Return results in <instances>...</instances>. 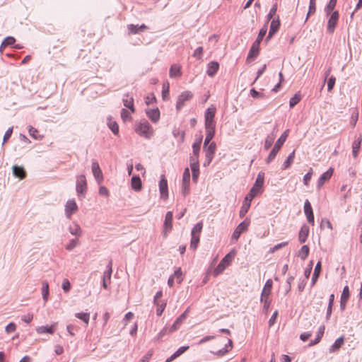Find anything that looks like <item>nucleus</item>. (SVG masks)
<instances>
[{
	"label": "nucleus",
	"instance_id": "obj_27",
	"mask_svg": "<svg viewBox=\"0 0 362 362\" xmlns=\"http://www.w3.org/2000/svg\"><path fill=\"white\" fill-rule=\"evenodd\" d=\"M259 47L252 44L247 57V62H250L252 60L256 58L259 54Z\"/></svg>",
	"mask_w": 362,
	"mask_h": 362
},
{
	"label": "nucleus",
	"instance_id": "obj_2",
	"mask_svg": "<svg viewBox=\"0 0 362 362\" xmlns=\"http://www.w3.org/2000/svg\"><path fill=\"white\" fill-rule=\"evenodd\" d=\"M135 132L140 136L149 139L152 136L153 130L147 120H142L136 126Z\"/></svg>",
	"mask_w": 362,
	"mask_h": 362
},
{
	"label": "nucleus",
	"instance_id": "obj_5",
	"mask_svg": "<svg viewBox=\"0 0 362 362\" xmlns=\"http://www.w3.org/2000/svg\"><path fill=\"white\" fill-rule=\"evenodd\" d=\"M76 189L78 196L84 195L86 192L87 182L84 175L77 176Z\"/></svg>",
	"mask_w": 362,
	"mask_h": 362
},
{
	"label": "nucleus",
	"instance_id": "obj_64",
	"mask_svg": "<svg viewBox=\"0 0 362 362\" xmlns=\"http://www.w3.org/2000/svg\"><path fill=\"white\" fill-rule=\"evenodd\" d=\"M202 54H203V47H199L194 50V52L193 53V57L200 59L202 57Z\"/></svg>",
	"mask_w": 362,
	"mask_h": 362
},
{
	"label": "nucleus",
	"instance_id": "obj_33",
	"mask_svg": "<svg viewBox=\"0 0 362 362\" xmlns=\"http://www.w3.org/2000/svg\"><path fill=\"white\" fill-rule=\"evenodd\" d=\"M321 272V262H318L315 266L314 273L311 279V286H313L317 281Z\"/></svg>",
	"mask_w": 362,
	"mask_h": 362
},
{
	"label": "nucleus",
	"instance_id": "obj_10",
	"mask_svg": "<svg viewBox=\"0 0 362 362\" xmlns=\"http://www.w3.org/2000/svg\"><path fill=\"white\" fill-rule=\"evenodd\" d=\"M92 172L97 182L100 184L103 180V175L98 163L95 160L92 163Z\"/></svg>",
	"mask_w": 362,
	"mask_h": 362
},
{
	"label": "nucleus",
	"instance_id": "obj_23",
	"mask_svg": "<svg viewBox=\"0 0 362 362\" xmlns=\"http://www.w3.org/2000/svg\"><path fill=\"white\" fill-rule=\"evenodd\" d=\"M204 148L205 151V156L208 157L209 160H210L211 158H214L216 149V144L215 142L209 144L206 147Z\"/></svg>",
	"mask_w": 362,
	"mask_h": 362
},
{
	"label": "nucleus",
	"instance_id": "obj_6",
	"mask_svg": "<svg viewBox=\"0 0 362 362\" xmlns=\"http://www.w3.org/2000/svg\"><path fill=\"white\" fill-rule=\"evenodd\" d=\"M249 225L250 221L247 218L241 222L235 229L232 235V240H238L240 235L247 230Z\"/></svg>",
	"mask_w": 362,
	"mask_h": 362
},
{
	"label": "nucleus",
	"instance_id": "obj_51",
	"mask_svg": "<svg viewBox=\"0 0 362 362\" xmlns=\"http://www.w3.org/2000/svg\"><path fill=\"white\" fill-rule=\"evenodd\" d=\"M199 243V235L192 236L191 243H190V248L194 250H196Z\"/></svg>",
	"mask_w": 362,
	"mask_h": 362
},
{
	"label": "nucleus",
	"instance_id": "obj_38",
	"mask_svg": "<svg viewBox=\"0 0 362 362\" xmlns=\"http://www.w3.org/2000/svg\"><path fill=\"white\" fill-rule=\"evenodd\" d=\"M16 42V40L13 37H6L3 42H1V47H0V51L2 52V49L5 48L8 45H11L14 44Z\"/></svg>",
	"mask_w": 362,
	"mask_h": 362
},
{
	"label": "nucleus",
	"instance_id": "obj_40",
	"mask_svg": "<svg viewBox=\"0 0 362 362\" xmlns=\"http://www.w3.org/2000/svg\"><path fill=\"white\" fill-rule=\"evenodd\" d=\"M309 247L308 245H303L298 252V256L301 259L305 260L309 254Z\"/></svg>",
	"mask_w": 362,
	"mask_h": 362
},
{
	"label": "nucleus",
	"instance_id": "obj_43",
	"mask_svg": "<svg viewBox=\"0 0 362 362\" xmlns=\"http://www.w3.org/2000/svg\"><path fill=\"white\" fill-rule=\"evenodd\" d=\"M206 131L216 132V122L214 120H204Z\"/></svg>",
	"mask_w": 362,
	"mask_h": 362
},
{
	"label": "nucleus",
	"instance_id": "obj_30",
	"mask_svg": "<svg viewBox=\"0 0 362 362\" xmlns=\"http://www.w3.org/2000/svg\"><path fill=\"white\" fill-rule=\"evenodd\" d=\"M362 138L361 136L358 137L357 140H356L352 145V155L354 158H357L358 156V152L361 148Z\"/></svg>",
	"mask_w": 362,
	"mask_h": 362
},
{
	"label": "nucleus",
	"instance_id": "obj_53",
	"mask_svg": "<svg viewBox=\"0 0 362 362\" xmlns=\"http://www.w3.org/2000/svg\"><path fill=\"white\" fill-rule=\"evenodd\" d=\"M124 105L132 110V112H134L133 98L129 99H123Z\"/></svg>",
	"mask_w": 362,
	"mask_h": 362
},
{
	"label": "nucleus",
	"instance_id": "obj_4",
	"mask_svg": "<svg viewBox=\"0 0 362 362\" xmlns=\"http://www.w3.org/2000/svg\"><path fill=\"white\" fill-rule=\"evenodd\" d=\"M193 97V93L189 90L182 92L177 98L176 110H180L185 105V102L189 101Z\"/></svg>",
	"mask_w": 362,
	"mask_h": 362
},
{
	"label": "nucleus",
	"instance_id": "obj_12",
	"mask_svg": "<svg viewBox=\"0 0 362 362\" xmlns=\"http://www.w3.org/2000/svg\"><path fill=\"white\" fill-rule=\"evenodd\" d=\"M334 169L332 168H329L319 178L317 182V188L320 189L325 182L328 181L333 175Z\"/></svg>",
	"mask_w": 362,
	"mask_h": 362
},
{
	"label": "nucleus",
	"instance_id": "obj_7",
	"mask_svg": "<svg viewBox=\"0 0 362 362\" xmlns=\"http://www.w3.org/2000/svg\"><path fill=\"white\" fill-rule=\"evenodd\" d=\"M339 20V13L337 11H333L328 20L327 31L332 34L334 32L336 25Z\"/></svg>",
	"mask_w": 362,
	"mask_h": 362
},
{
	"label": "nucleus",
	"instance_id": "obj_50",
	"mask_svg": "<svg viewBox=\"0 0 362 362\" xmlns=\"http://www.w3.org/2000/svg\"><path fill=\"white\" fill-rule=\"evenodd\" d=\"M337 4V0H329V4L325 7V12L329 15L335 8Z\"/></svg>",
	"mask_w": 362,
	"mask_h": 362
},
{
	"label": "nucleus",
	"instance_id": "obj_35",
	"mask_svg": "<svg viewBox=\"0 0 362 362\" xmlns=\"http://www.w3.org/2000/svg\"><path fill=\"white\" fill-rule=\"evenodd\" d=\"M216 107L211 106L208 107L204 114V120H214Z\"/></svg>",
	"mask_w": 362,
	"mask_h": 362
},
{
	"label": "nucleus",
	"instance_id": "obj_61",
	"mask_svg": "<svg viewBox=\"0 0 362 362\" xmlns=\"http://www.w3.org/2000/svg\"><path fill=\"white\" fill-rule=\"evenodd\" d=\"M250 95L254 98H264L265 97L264 94L257 91L255 88L250 90Z\"/></svg>",
	"mask_w": 362,
	"mask_h": 362
},
{
	"label": "nucleus",
	"instance_id": "obj_18",
	"mask_svg": "<svg viewBox=\"0 0 362 362\" xmlns=\"http://www.w3.org/2000/svg\"><path fill=\"white\" fill-rule=\"evenodd\" d=\"M57 323L55 322L51 326H40L36 328V332L37 334H44L48 333L52 334L54 331Z\"/></svg>",
	"mask_w": 362,
	"mask_h": 362
},
{
	"label": "nucleus",
	"instance_id": "obj_41",
	"mask_svg": "<svg viewBox=\"0 0 362 362\" xmlns=\"http://www.w3.org/2000/svg\"><path fill=\"white\" fill-rule=\"evenodd\" d=\"M107 125L115 135H117L119 134V127L116 122L112 121L111 119H109Z\"/></svg>",
	"mask_w": 362,
	"mask_h": 362
},
{
	"label": "nucleus",
	"instance_id": "obj_44",
	"mask_svg": "<svg viewBox=\"0 0 362 362\" xmlns=\"http://www.w3.org/2000/svg\"><path fill=\"white\" fill-rule=\"evenodd\" d=\"M190 182V172L188 168H186L184 170L182 175V183L185 185H187Z\"/></svg>",
	"mask_w": 362,
	"mask_h": 362
},
{
	"label": "nucleus",
	"instance_id": "obj_58",
	"mask_svg": "<svg viewBox=\"0 0 362 362\" xmlns=\"http://www.w3.org/2000/svg\"><path fill=\"white\" fill-rule=\"evenodd\" d=\"M153 354V349L148 350V352L141 359L140 362H149Z\"/></svg>",
	"mask_w": 362,
	"mask_h": 362
},
{
	"label": "nucleus",
	"instance_id": "obj_59",
	"mask_svg": "<svg viewBox=\"0 0 362 362\" xmlns=\"http://www.w3.org/2000/svg\"><path fill=\"white\" fill-rule=\"evenodd\" d=\"M312 175H313V169L310 168V171L308 173H307L304 177H303V183L305 185H308L309 184V182L311 180V177H312Z\"/></svg>",
	"mask_w": 362,
	"mask_h": 362
},
{
	"label": "nucleus",
	"instance_id": "obj_48",
	"mask_svg": "<svg viewBox=\"0 0 362 362\" xmlns=\"http://www.w3.org/2000/svg\"><path fill=\"white\" fill-rule=\"evenodd\" d=\"M202 136H201L199 139V141L194 142L192 145V150H193V153L194 154H196V155H199V151H200V148H201V144H202Z\"/></svg>",
	"mask_w": 362,
	"mask_h": 362
},
{
	"label": "nucleus",
	"instance_id": "obj_32",
	"mask_svg": "<svg viewBox=\"0 0 362 362\" xmlns=\"http://www.w3.org/2000/svg\"><path fill=\"white\" fill-rule=\"evenodd\" d=\"M173 213L171 211H168L165 214V221H164V228L166 230H170L172 229L173 225Z\"/></svg>",
	"mask_w": 362,
	"mask_h": 362
},
{
	"label": "nucleus",
	"instance_id": "obj_11",
	"mask_svg": "<svg viewBox=\"0 0 362 362\" xmlns=\"http://www.w3.org/2000/svg\"><path fill=\"white\" fill-rule=\"evenodd\" d=\"M304 213L306 216L308 222L313 226L315 223L314 214L311 204L308 199L305 200L304 204Z\"/></svg>",
	"mask_w": 362,
	"mask_h": 362
},
{
	"label": "nucleus",
	"instance_id": "obj_1",
	"mask_svg": "<svg viewBox=\"0 0 362 362\" xmlns=\"http://www.w3.org/2000/svg\"><path fill=\"white\" fill-rule=\"evenodd\" d=\"M288 132H289V130L286 129L281 134V136L279 138V139L276 141V142L274 144V146L272 149L271 152L269 153V154L266 160L267 163H269L272 160H273L275 158L276 154L278 153V152L281 149V146L286 141V138L288 134Z\"/></svg>",
	"mask_w": 362,
	"mask_h": 362
},
{
	"label": "nucleus",
	"instance_id": "obj_14",
	"mask_svg": "<svg viewBox=\"0 0 362 362\" xmlns=\"http://www.w3.org/2000/svg\"><path fill=\"white\" fill-rule=\"evenodd\" d=\"M253 199L254 198H251L249 194H247V196L245 197L244 202L239 212V216L240 218H243L247 213L251 205V202Z\"/></svg>",
	"mask_w": 362,
	"mask_h": 362
},
{
	"label": "nucleus",
	"instance_id": "obj_63",
	"mask_svg": "<svg viewBox=\"0 0 362 362\" xmlns=\"http://www.w3.org/2000/svg\"><path fill=\"white\" fill-rule=\"evenodd\" d=\"M71 284L67 279H64L62 282V289L65 293H67L70 291Z\"/></svg>",
	"mask_w": 362,
	"mask_h": 362
},
{
	"label": "nucleus",
	"instance_id": "obj_21",
	"mask_svg": "<svg viewBox=\"0 0 362 362\" xmlns=\"http://www.w3.org/2000/svg\"><path fill=\"white\" fill-rule=\"evenodd\" d=\"M131 187L136 192L141 191L142 189V183L139 176L134 175L132 177Z\"/></svg>",
	"mask_w": 362,
	"mask_h": 362
},
{
	"label": "nucleus",
	"instance_id": "obj_34",
	"mask_svg": "<svg viewBox=\"0 0 362 362\" xmlns=\"http://www.w3.org/2000/svg\"><path fill=\"white\" fill-rule=\"evenodd\" d=\"M169 74L171 78H175L177 76H181V66L177 64H173L170 69Z\"/></svg>",
	"mask_w": 362,
	"mask_h": 362
},
{
	"label": "nucleus",
	"instance_id": "obj_42",
	"mask_svg": "<svg viewBox=\"0 0 362 362\" xmlns=\"http://www.w3.org/2000/svg\"><path fill=\"white\" fill-rule=\"evenodd\" d=\"M215 132H216L214 131H206V137L204 143V148H206L209 144L211 143V141L214 137Z\"/></svg>",
	"mask_w": 362,
	"mask_h": 362
},
{
	"label": "nucleus",
	"instance_id": "obj_55",
	"mask_svg": "<svg viewBox=\"0 0 362 362\" xmlns=\"http://www.w3.org/2000/svg\"><path fill=\"white\" fill-rule=\"evenodd\" d=\"M156 305H157L156 314L158 316H160L165 310L166 303L165 302H159Z\"/></svg>",
	"mask_w": 362,
	"mask_h": 362
},
{
	"label": "nucleus",
	"instance_id": "obj_20",
	"mask_svg": "<svg viewBox=\"0 0 362 362\" xmlns=\"http://www.w3.org/2000/svg\"><path fill=\"white\" fill-rule=\"evenodd\" d=\"M218 68L219 64L217 62H211L208 64L206 73L209 76L213 77L217 73Z\"/></svg>",
	"mask_w": 362,
	"mask_h": 362
},
{
	"label": "nucleus",
	"instance_id": "obj_56",
	"mask_svg": "<svg viewBox=\"0 0 362 362\" xmlns=\"http://www.w3.org/2000/svg\"><path fill=\"white\" fill-rule=\"evenodd\" d=\"M276 11H277V4L275 3L272 6V8L269 11V13L267 15V21L272 20L274 18V16H275Z\"/></svg>",
	"mask_w": 362,
	"mask_h": 362
},
{
	"label": "nucleus",
	"instance_id": "obj_31",
	"mask_svg": "<svg viewBox=\"0 0 362 362\" xmlns=\"http://www.w3.org/2000/svg\"><path fill=\"white\" fill-rule=\"evenodd\" d=\"M69 233L77 237H80L82 235V230L80 226L76 223H74L73 225H71L69 227Z\"/></svg>",
	"mask_w": 362,
	"mask_h": 362
},
{
	"label": "nucleus",
	"instance_id": "obj_36",
	"mask_svg": "<svg viewBox=\"0 0 362 362\" xmlns=\"http://www.w3.org/2000/svg\"><path fill=\"white\" fill-rule=\"evenodd\" d=\"M294 158H295V151H293L292 153H291L288 155V156L287 157V158L286 159V160L284 161V163L283 164L282 168L284 170L288 168L291 165V164L293 163Z\"/></svg>",
	"mask_w": 362,
	"mask_h": 362
},
{
	"label": "nucleus",
	"instance_id": "obj_26",
	"mask_svg": "<svg viewBox=\"0 0 362 362\" xmlns=\"http://www.w3.org/2000/svg\"><path fill=\"white\" fill-rule=\"evenodd\" d=\"M344 343V337H340L331 346L329 351L330 353H334L339 351V349L342 346V345Z\"/></svg>",
	"mask_w": 362,
	"mask_h": 362
},
{
	"label": "nucleus",
	"instance_id": "obj_22",
	"mask_svg": "<svg viewBox=\"0 0 362 362\" xmlns=\"http://www.w3.org/2000/svg\"><path fill=\"white\" fill-rule=\"evenodd\" d=\"M349 298V289L348 286H344L341 296V301H340V308L341 310L345 309L346 303Z\"/></svg>",
	"mask_w": 362,
	"mask_h": 362
},
{
	"label": "nucleus",
	"instance_id": "obj_52",
	"mask_svg": "<svg viewBox=\"0 0 362 362\" xmlns=\"http://www.w3.org/2000/svg\"><path fill=\"white\" fill-rule=\"evenodd\" d=\"M316 11L315 0H310L309 10L307 13L306 20L309 18L310 15L313 14Z\"/></svg>",
	"mask_w": 362,
	"mask_h": 362
},
{
	"label": "nucleus",
	"instance_id": "obj_25",
	"mask_svg": "<svg viewBox=\"0 0 362 362\" xmlns=\"http://www.w3.org/2000/svg\"><path fill=\"white\" fill-rule=\"evenodd\" d=\"M272 285H273V282H272V279H268L266 281L265 285H264V288L262 292V295H261V296H262V300L264 299V298H269V296L271 293Z\"/></svg>",
	"mask_w": 362,
	"mask_h": 362
},
{
	"label": "nucleus",
	"instance_id": "obj_3",
	"mask_svg": "<svg viewBox=\"0 0 362 362\" xmlns=\"http://www.w3.org/2000/svg\"><path fill=\"white\" fill-rule=\"evenodd\" d=\"M264 182V173L261 171L258 173L255 182L247 194H249L251 198H255L258 194L261 193Z\"/></svg>",
	"mask_w": 362,
	"mask_h": 362
},
{
	"label": "nucleus",
	"instance_id": "obj_19",
	"mask_svg": "<svg viewBox=\"0 0 362 362\" xmlns=\"http://www.w3.org/2000/svg\"><path fill=\"white\" fill-rule=\"evenodd\" d=\"M12 169H13V174L16 177H18L20 180H23L26 177V172L23 167L18 166V165H13Z\"/></svg>",
	"mask_w": 362,
	"mask_h": 362
},
{
	"label": "nucleus",
	"instance_id": "obj_13",
	"mask_svg": "<svg viewBox=\"0 0 362 362\" xmlns=\"http://www.w3.org/2000/svg\"><path fill=\"white\" fill-rule=\"evenodd\" d=\"M159 189L161 198L165 199L168 197V182L165 175H162L159 182Z\"/></svg>",
	"mask_w": 362,
	"mask_h": 362
},
{
	"label": "nucleus",
	"instance_id": "obj_37",
	"mask_svg": "<svg viewBox=\"0 0 362 362\" xmlns=\"http://www.w3.org/2000/svg\"><path fill=\"white\" fill-rule=\"evenodd\" d=\"M42 296L43 300L46 302L49 296V284L46 281H42Z\"/></svg>",
	"mask_w": 362,
	"mask_h": 362
},
{
	"label": "nucleus",
	"instance_id": "obj_47",
	"mask_svg": "<svg viewBox=\"0 0 362 362\" xmlns=\"http://www.w3.org/2000/svg\"><path fill=\"white\" fill-rule=\"evenodd\" d=\"M75 316L83 321L86 324H88L89 322L90 315L88 313H76Z\"/></svg>",
	"mask_w": 362,
	"mask_h": 362
},
{
	"label": "nucleus",
	"instance_id": "obj_62",
	"mask_svg": "<svg viewBox=\"0 0 362 362\" xmlns=\"http://www.w3.org/2000/svg\"><path fill=\"white\" fill-rule=\"evenodd\" d=\"M16 329V325L13 322H10L5 328L6 333L10 334L14 332Z\"/></svg>",
	"mask_w": 362,
	"mask_h": 362
},
{
	"label": "nucleus",
	"instance_id": "obj_17",
	"mask_svg": "<svg viewBox=\"0 0 362 362\" xmlns=\"http://www.w3.org/2000/svg\"><path fill=\"white\" fill-rule=\"evenodd\" d=\"M146 113L148 117L154 123L157 122L160 119V111L158 108L146 110Z\"/></svg>",
	"mask_w": 362,
	"mask_h": 362
},
{
	"label": "nucleus",
	"instance_id": "obj_29",
	"mask_svg": "<svg viewBox=\"0 0 362 362\" xmlns=\"http://www.w3.org/2000/svg\"><path fill=\"white\" fill-rule=\"evenodd\" d=\"M308 233L309 228L305 225L303 226L300 228L298 235V239L300 243H303L306 241Z\"/></svg>",
	"mask_w": 362,
	"mask_h": 362
},
{
	"label": "nucleus",
	"instance_id": "obj_46",
	"mask_svg": "<svg viewBox=\"0 0 362 362\" xmlns=\"http://www.w3.org/2000/svg\"><path fill=\"white\" fill-rule=\"evenodd\" d=\"M275 136H276L273 134L267 136L264 143L265 149L267 150L272 146Z\"/></svg>",
	"mask_w": 362,
	"mask_h": 362
},
{
	"label": "nucleus",
	"instance_id": "obj_9",
	"mask_svg": "<svg viewBox=\"0 0 362 362\" xmlns=\"http://www.w3.org/2000/svg\"><path fill=\"white\" fill-rule=\"evenodd\" d=\"M232 256L230 253H228L224 258L219 262L218 266L214 270V275L217 276L226 269V267L229 264L230 261L231 260Z\"/></svg>",
	"mask_w": 362,
	"mask_h": 362
},
{
	"label": "nucleus",
	"instance_id": "obj_54",
	"mask_svg": "<svg viewBox=\"0 0 362 362\" xmlns=\"http://www.w3.org/2000/svg\"><path fill=\"white\" fill-rule=\"evenodd\" d=\"M78 244V240L77 238L72 239L70 240L69 243L67 244L65 247L66 250L71 251L74 247H76Z\"/></svg>",
	"mask_w": 362,
	"mask_h": 362
},
{
	"label": "nucleus",
	"instance_id": "obj_8",
	"mask_svg": "<svg viewBox=\"0 0 362 362\" xmlns=\"http://www.w3.org/2000/svg\"><path fill=\"white\" fill-rule=\"evenodd\" d=\"M78 211V206L74 199H69L65 205V216L67 218H71L73 214Z\"/></svg>",
	"mask_w": 362,
	"mask_h": 362
},
{
	"label": "nucleus",
	"instance_id": "obj_60",
	"mask_svg": "<svg viewBox=\"0 0 362 362\" xmlns=\"http://www.w3.org/2000/svg\"><path fill=\"white\" fill-rule=\"evenodd\" d=\"M336 78L334 76H331L327 83V90L331 92L334 86Z\"/></svg>",
	"mask_w": 362,
	"mask_h": 362
},
{
	"label": "nucleus",
	"instance_id": "obj_16",
	"mask_svg": "<svg viewBox=\"0 0 362 362\" xmlns=\"http://www.w3.org/2000/svg\"><path fill=\"white\" fill-rule=\"evenodd\" d=\"M188 310H185L179 317L176 319L171 327L169 329V332L175 331L183 322L187 316Z\"/></svg>",
	"mask_w": 362,
	"mask_h": 362
},
{
	"label": "nucleus",
	"instance_id": "obj_45",
	"mask_svg": "<svg viewBox=\"0 0 362 362\" xmlns=\"http://www.w3.org/2000/svg\"><path fill=\"white\" fill-rule=\"evenodd\" d=\"M301 97L298 93L295 94L289 101V106L291 108L293 107L296 105H297L300 101Z\"/></svg>",
	"mask_w": 362,
	"mask_h": 362
},
{
	"label": "nucleus",
	"instance_id": "obj_49",
	"mask_svg": "<svg viewBox=\"0 0 362 362\" xmlns=\"http://www.w3.org/2000/svg\"><path fill=\"white\" fill-rule=\"evenodd\" d=\"M202 226H203L202 223H201V222L197 223L192 228V232H191V235L192 236L197 235H199V234L202 230Z\"/></svg>",
	"mask_w": 362,
	"mask_h": 362
},
{
	"label": "nucleus",
	"instance_id": "obj_15",
	"mask_svg": "<svg viewBox=\"0 0 362 362\" xmlns=\"http://www.w3.org/2000/svg\"><path fill=\"white\" fill-rule=\"evenodd\" d=\"M280 27V21L279 16L276 18H272L270 25V29L269 31L268 36L267 40L269 39L273 35H274L279 29Z\"/></svg>",
	"mask_w": 362,
	"mask_h": 362
},
{
	"label": "nucleus",
	"instance_id": "obj_57",
	"mask_svg": "<svg viewBox=\"0 0 362 362\" xmlns=\"http://www.w3.org/2000/svg\"><path fill=\"white\" fill-rule=\"evenodd\" d=\"M287 245H288V242H282L281 243H279V244L274 245L273 247H271L269 250V252H274L281 249L282 247L286 246Z\"/></svg>",
	"mask_w": 362,
	"mask_h": 362
},
{
	"label": "nucleus",
	"instance_id": "obj_39",
	"mask_svg": "<svg viewBox=\"0 0 362 362\" xmlns=\"http://www.w3.org/2000/svg\"><path fill=\"white\" fill-rule=\"evenodd\" d=\"M232 343H233L232 340L228 339V345L226 344L224 348L218 350V351L214 353V354H216L218 356H223L224 354H226V353H228L229 351L228 347H230V348L232 347Z\"/></svg>",
	"mask_w": 362,
	"mask_h": 362
},
{
	"label": "nucleus",
	"instance_id": "obj_24",
	"mask_svg": "<svg viewBox=\"0 0 362 362\" xmlns=\"http://www.w3.org/2000/svg\"><path fill=\"white\" fill-rule=\"evenodd\" d=\"M127 28L129 33L132 34H137L140 32H144L148 28L147 26L144 24H142L140 26H138L137 25L130 24L128 25Z\"/></svg>",
	"mask_w": 362,
	"mask_h": 362
},
{
	"label": "nucleus",
	"instance_id": "obj_28",
	"mask_svg": "<svg viewBox=\"0 0 362 362\" xmlns=\"http://www.w3.org/2000/svg\"><path fill=\"white\" fill-rule=\"evenodd\" d=\"M325 327L324 325H322V326H320L319 327L317 334L316 335V338L314 340H312L309 343V344H308L309 346H314V345L318 344L320 341L322 337H323V334H324V332H325Z\"/></svg>",
	"mask_w": 362,
	"mask_h": 362
}]
</instances>
